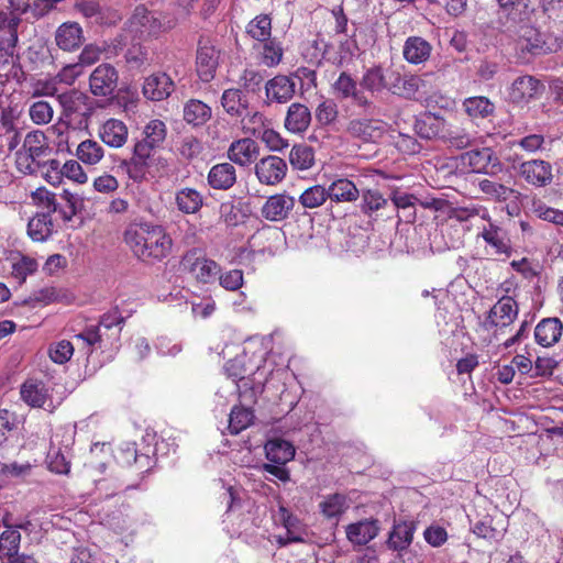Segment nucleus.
I'll use <instances>...</instances> for the list:
<instances>
[{
	"mask_svg": "<svg viewBox=\"0 0 563 563\" xmlns=\"http://www.w3.org/2000/svg\"><path fill=\"white\" fill-rule=\"evenodd\" d=\"M289 163L297 170H308L314 165V151L307 144H296L289 153Z\"/></svg>",
	"mask_w": 563,
	"mask_h": 563,
	"instance_id": "nucleus-50",
	"label": "nucleus"
},
{
	"mask_svg": "<svg viewBox=\"0 0 563 563\" xmlns=\"http://www.w3.org/2000/svg\"><path fill=\"white\" fill-rule=\"evenodd\" d=\"M73 300V295L66 290L55 287H44L34 291L30 297L24 299L21 303L35 308L37 306H47L53 302L69 303Z\"/></svg>",
	"mask_w": 563,
	"mask_h": 563,
	"instance_id": "nucleus-30",
	"label": "nucleus"
},
{
	"mask_svg": "<svg viewBox=\"0 0 563 563\" xmlns=\"http://www.w3.org/2000/svg\"><path fill=\"white\" fill-rule=\"evenodd\" d=\"M254 412L250 408L234 406L229 417V430L232 434H239L252 424Z\"/></svg>",
	"mask_w": 563,
	"mask_h": 563,
	"instance_id": "nucleus-52",
	"label": "nucleus"
},
{
	"mask_svg": "<svg viewBox=\"0 0 563 563\" xmlns=\"http://www.w3.org/2000/svg\"><path fill=\"white\" fill-rule=\"evenodd\" d=\"M478 188L489 199L499 202L507 201L510 196L515 194L512 188L488 178L481 179L478 181Z\"/></svg>",
	"mask_w": 563,
	"mask_h": 563,
	"instance_id": "nucleus-54",
	"label": "nucleus"
},
{
	"mask_svg": "<svg viewBox=\"0 0 563 563\" xmlns=\"http://www.w3.org/2000/svg\"><path fill=\"white\" fill-rule=\"evenodd\" d=\"M76 155L82 163L95 165L102 159L104 151L97 141L86 140L78 145Z\"/></svg>",
	"mask_w": 563,
	"mask_h": 563,
	"instance_id": "nucleus-55",
	"label": "nucleus"
},
{
	"mask_svg": "<svg viewBox=\"0 0 563 563\" xmlns=\"http://www.w3.org/2000/svg\"><path fill=\"white\" fill-rule=\"evenodd\" d=\"M349 508L347 499L342 494H331L319 504L320 512L327 519L338 520Z\"/></svg>",
	"mask_w": 563,
	"mask_h": 563,
	"instance_id": "nucleus-47",
	"label": "nucleus"
},
{
	"mask_svg": "<svg viewBox=\"0 0 563 563\" xmlns=\"http://www.w3.org/2000/svg\"><path fill=\"white\" fill-rule=\"evenodd\" d=\"M327 189L329 199L334 202H353L361 195L356 184L347 178H339L332 181Z\"/></svg>",
	"mask_w": 563,
	"mask_h": 563,
	"instance_id": "nucleus-39",
	"label": "nucleus"
},
{
	"mask_svg": "<svg viewBox=\"0 0 563 563\" xmlns=\"http://www.w3.org/2000/svg\"><path fill=\"white\" fill-rule=\"evenodd\" d=\"M338 117V107L333 100L322 101L316 109V119L321 125H329Z\"/></svg>",
	"mask_w": 563,
	"mask_h": 563,
	"instance_id": "nucleus-62",
	"label": "nucleus"
},
{
	"mask_svg": "<svg viewBox=\"0 0 563 563\" xmlns=\"http://www.w3.org/2000/svg\"><path fill=\"white\" fill-rule=\"evenodd\" d=\"M287 170L286 162L275 155L261 158L254 166L257 180L266 186L280 184L286 177Z\"/></svg>",
	"mask_w": 563,
	"mask_h": 563,
	"instance_id": "nucleus-13",
	"label": "nucleus"
},
{
	"mask_svg": "<svg viewBox=\"0 0 563 563\" xmlns=\"http://www.w3.org/2000/svg\"><path fill=\"white\" fill-rule=\"evenodd\" d=\"M347 133L365 143H377L386 132L384 122L374 119H354L349 122Z\"/></svg>",
	"mask_w": 563,
	"mask_h": 563,
	"instance_id": "nucleus-19",
	"label": "nucleus"
},
{
	"mask_svg": "<svg viewBox=\"0 0 563 563\" xmlns=\"http://www.w3.org/2000/svg\"><path fill=\"white\" fill-rule=\"evenodd\" d=\"M462 159L475 173L497 174L503 169L499 158L489 147L468 151L462 155Z\"/></svg>",
	"mask_w": 563,
	"mask_h": 563,
	"instance_id": "nucleus-17",
	"label": "nucleus"
},
{
	"mask_svg": "<svg viewBox=\"0 0 563 563\" xmlns=\"http://www.w3.org/2000/svg\"><path fill=\"white\" fill-rule=\"evenodd\" d=\"M3 526L7 528L0 534V558L11 559L18 554L21 543V533L3 519Z\"/></svg>",
	"mask_w": 563,
	"mask_h": 563,
	"instance_id": "nucleus-45",
	"label": "nucleus"
},
{
	"mask_svg": "<svg viewBox=\"0 0 563 563\" xmlns=\"http://www.w3.org/2000/svg\"><path fill=\"white\" fill-rule=\"evenodd\" d=\"M183 271L189 273L200 283L211 282L220 272L219 265L207 258L198 249L188 251L180 262Z\"/></svg>",
	"mask_w": 563,
	"mask_h": 563,
	"instance_id": "nucleus-9",
	"label": "nucleus"
},
{
	"mask_svg": "<svg viewBox=\"0 0 563 563\" xmlns=\"http://www.w3.org/2000/svg\"><path fill=\"white\" fill-rule=\"evenodd\" d=\"M338 99H351L356 107L369 109L373 102L357 88L356 80L346 71H342L332 85Z\"/></svg>",
	"mask_w": 563,
	"mask_h": 563,
	"instance_id": "nucleus-15",
	"label": "nucleus"
},
{
	"mask_svg": "<svg viewBox=\"0 0 563 563\" xmlns=\"http://www.w3.org/2000/svg\"><path fill=\"white\" fill-rule=\"evenodd\" d=\"M413 130L423 140L442 139L445 130V120L434 113L424 112L416 118Z\"/></svg>",
	"mask_w": 563,
	"mask_h": 563,
	"instance_id": "nucleus-24",
	"label": "nucleus"
},
{
	"mask_svg": "<svg viewBox=\"0 0 563 563\" xmlns=\"http://www.w3.org/2000/svg\"><path fill=\"white\" fill-rule=\"evenodd\" d=\"M30 118L36 124H46L53 118V108L47 101H36L29 110Z\"/></svg>",
	"mask_w": 563,
	"mask_h": 563,
	"instance_id": "nucleus-60",
	"label": "nucleus"
},
{
	"mask_svg": "<svg viewBox=\"0 0 563 563\" xmlns=\"http://www.w3.org/2000/svg\"><path fill=\"white\" fill-rule=\"evenodd\" d=\"M98 135L109 147L120 148L128 141L129 130L123 121L111 118L99 126Z\"/></svg>",
	"mask_w": 563,
	"mask_h": 563,
	"instance_id": "nucleus-25",
	"label": "nucleus"
},
{
	"mask_svg": "<svg viewBox=\"0 0 563 563\" xmlns=\"http://www.w3.org/2000/svg\"><path fill=\"white\" fill-rule=\"evenodd\" d=\"M417 530V522L412 520L395 521L387 539V548L402 552L412 543Z\"/></svg>",
	"mask_w": 563,
	"mask_h": 563,
	"instance_id": "nucleus-23",
	"label": "nucleus"
},
{
	"mask_svg": "<svg viewBox=\"0 0 563 563\" xmlns=\"http://www.w3.org/2000/svg\"><path fill=\"white\" fill-rule=\"evenodd\" d=\"M376 520H361L346 527V537L355 545H365L378 533Z\"/></svg>",
	"mask_w": 563,
	"mask_h": 563,
	"instance_id": "nucleus-37",
	"label": "nucleus"
},
{
	"mask_svg": "<svg viewBox=\"0 0 563 563\" xmlns=\"http://www.w3.org/2000/svg\"><path fill=\"white\" fill-rule=\"evenodd\" d=\"M76 9L85 18L93 20L96 23L110 24L115 23L121 16L117 11L101 7L97 1L82 0L76 3Z\"/></svg>",
	"mask_w": 563,
	"mask_h": 563,
	"instance_id": "nucleus-35",
	"label": "nucleus"
},
{
	"mask_svg": "<svg viewBox=\"0 0 563 563\" xmlns=\"http://www.w3.org/2000/svg\"><path fill=\"white\" fill-rule=\"evenodd\" d=\"M262 45L258 47L254 46L255 49L260 53V60L266 67H275L277 66L284 55V49L280 43L276 38H268L261 42Z\"/></svg>",
	"mask_w": 563,
	"mask_h": 563,
	"instance_id": "nucleus-46",
	"label": "nucleus"
},
{
	"mask_svg": "<svg viewBox=\"0 0 563 563\" xmlns=\"http://www.w3.org/2000/svg\"><path fill=\"white\" fill-rule=\"evenodd\" d=\"M295 205L296 199L286 192L273 195L263 205L261 213L268 221H283L288 218Z\"/></svg>",
	"mask_w": 563,
	"mask_h": 563,
	"instance_id": "nucleus-20",
	"label": "nucleus"
},
{
	"mask_svg": "<svg viewBox=\"0 0 563 563\" xmlns=\"http://www.w3.org/2000/svg\"><path fill=\"white\" fill-rule=\"evenodd\" d=\"M64 115L79 126H87L95 110V101L88 95L70 90L58 96Z\"/></svg>",
	"mask_w": 563,
	"mask_h": 563,
	"instance_id": "nucleus-4",
	"label": "nucleus"
},
{
	"mask_svg": "<svg viewBox=\"0 0 563 563\" xmlns=\"http://www.w3.org/2000/svg\"><path fill=\"white\" fill-rule=\"evenodd\" d=\"M258 146L251 139H241L231 143L228 157L240 166H249L258 157Z\"/></svg>",
	"mask_w": 563,
	"mask_h": 563,
	"instance_id": "nucleus-27",
	"label": "nucleus"
},
{
	"mask_svg": "<svg viewBox=\"0 0 563 563\" xmlns=\"http://www.w3.org/2000/svg\"><path fill=\"white\" fill-rule=\"evenodd\" d=\"M463 108L465 112L474 119L487 118L494 112V103L486 97H470L464 100Z\"/></svg>",
	"mask_w": 563,
	"mask_h": 563,
	"instance_id": "nucleus-51",
	"label": "nucleus"
},
{
	"mask_svg": "<svg viewBox=\"0 0 563 563\" xmlns=\"http://www.w3.org/2000/svg\"><path fill=\"white\" fill-rule=\"evenodd\" d=\"M84 32L77 22H65L55 32V43L62 51L74 52L84 43Z\"/></svg>",
	"mask_w": 563,
	"mask_h": 563,
	"instance_id": "nucleus-26",
	"label": "nucleus"
},
{
	"mask_svg": "<svg viewBox=\"0 0 563 563\" xmlns=\"http://www.w3.org/2000/svg\"><path fill=\"white\" fill-rule=\"evenodd\" d=\"M21 18L14 13L0 11V51L7 57H13L19 42L18 27Z\"/></svg>",
	"mask_w": 563,
	"mask_h": 563,
	"instance_id": "nucleus-18",
	"label": "nucleus"
},
{
	"mask_svg": "<svg viewBox=\"0 0 563 563\" xmlns=\"http://www.w3.org/2000/svg\"><path fill=\"white\" fill-rule=\"evenodd\" d=\"M167 135L166 124L158 120H151L133 145L132 156L124 161L129 177L134 181H142L148 166L151 165L154 152L162 147Z\"/></svg>",
	"mask_w": 563,
	"mask_h": 563,
	"instance_id": "nucleus-2",
	"label": "nucleus"
},
{
	"mask_svg": "<svg viewBox=\"0 0 563 563\" xmlns=\"http://www.w3.org/2000/svg\"><path fill=\"white\" fill-rule=\"evenodd\" d=\"M431 52V44L420 36L408 37L402 48L404 58L413 65L426 63L430 58Z\"/></svg>",
	"mask_w": 563,
	"mask_h": 563,
	"instance_id": "nucleus-33",
	"label": "nucleus"
},
{
	"mask_svg": "<svg viewBox=\"0 0 563 563\" xmlns=\"http://www.w3.org/2000/svg\"><path fill=\"white\" fill-rule=\"evenodd\" d=\"M266 457L275 464H286L295 456L294 445L284 439L269 440L265 445Z\"/></svg>",
	"mask_w": 563,
	"mask_h": 563,
	"instance_id": "nucleus-41",
	"label": "nucleus"
},
{
	"mask_svg": "<svg viewBox=\"0 0 563 563\" xmlns=\"http://www.w3.org/2000/svg\"><path fill=\"white\" fill-rule=\"evenodd\" d=\"M119 75L110 64H101L95 68L89 77V87L93 96H111L118 86Z\"/></svg>",
	"mask_w": 563,
	"mask_h": 563,
	"instance_id": "nucleus-16",
	"label": "nucleus"
},
{
	"mask_svg": "<svg viewBox=\"0 0 563 563\" xmlns=\"http://www.w3.org/2000/svg\"><path fill=\"white\" fill-rule=\"evenodd\" d=\"M175 90L174 80L166 73H154L147 76L143 84V95L152 101H162Z\"/></svg>",
	"mask_w": 563,
	"mask_h": 563,
	"instance_id": "nucleus-21",
	"label": "nucleus"
},
{
	"mask_svg": "<svg viewBox=\"0 0 563 563\" xmlns=\"http://www.w3.org/2000/svg\"><path fill=\"white\" fill-rule=\"evenodd\" d=\"M203 196L195 188L185 187L176 191L175 203L184 214H196L203 206Z\"/></svg>",
	"mask_w": 563,
	"mask_h": 563,
	"instance_id": "nucleus-38",
	"label": "nucleus"
},
{
	"mask_svg": "<svg viewBox=\"0 0 563 563\" xmlns=\"http://www.w3.org/2000/svg\"><path fill=\"white\" fill-rule=\"evenodd\" d=\"M205 146L201 140L194 135L183 136L176 144V153L186 162H192L199 158Z\"/></svg>",
	"mask_w": 563,
	"mask_h": 563,
	"instance_id": "nucleus-49",
	"label": "nucleus"
},
{
	"mask_svg": "<svg viewBox=\"0 0 563 563\" xmlns=\"http://www.w3.org/2000/svg\"><path fill=\"white\" fill-rule=\"evenodd\" d=\"M517 314V302L511 297L504 296L488 311L483 328L489 331L495 327H507L514 322Z\"/></svg>",
	"mask_w": 563,
	"mask_h": 563,
	"instance_id": "nucleus-14",
	"label": "nucleus"
},
{
	"mask_svg": "<svg viewBox=\"0 0 563 563\" xmlns=\"http://www.w3.org/2000/svg\"><path fill=\"white\" fill-rule=\"evenodd\" d=\"M46 212L36 213L27 224V233L33 241L43 242L53 233L51 214L57 211L58 201L54 194L45 191L41 198Z\"/></svg>",
	"mask_w": 563,
	"mask_h": 563,
	"instance_id": "nucleus-7",
	"label": "nucleus"
},
{
	"mask_svg": "<svg viewBox=\"0 0 563 563\" xmlns=\"http://www.w3.org/2000/svg\"><path fill=\"white\" fill-rule=\"evenodd\" d=\"M481 236L484 241L494 249V254H509V243L506 236V232L493 222H489L487 227H484Z\"/></svg>",
	"mask_w": 563,
	"mask_h": 563,
	"instance_id": "nucleus-42",
	"label": "nucleus"
},
{
	"mask_svg": "<svg viewBox=\"0 0 563 563\" xmlns=\"http://www.w3.org/2000/svg\"><path fill=\"white\" fill-rule=\"evenodd\" d=\"M48 141L44 132H29L23 141V145L15 153V163L20 172L24 174H35L41 166L42 158L51 153Z\"/></svg>",
	"mask_w": 563,
	"mask_h": 563,
	"instance_id": "nucleus-3",
	"label": "nucleus"
},
{
	"mask_svg": "<svg viewBox=\"0 0 563 563\" xmlns=\"http://www.w3.org/2000/svg\"><path fill=\"white\" fill-rule=\"evenodd\" d=\"M67 445L65 450L55 444L54 438L51 439V445L46 456L48 468L56 474H68L70 462L66 456Z\"/></svg>",
	"mask_w": 563,
	"mask_h": 563,
	"instance_id": "nucleus-48",
	"label": "nucleus"
},
{
	"mask_svg": "<svg viewBox=\"0 0 563 563\" xmlns=\"http://www.w3.org/2000/svg\"><path fill=\"white\" fill-rule=\"evenodd\" d=\"M295 81L285 75H277L265 85L266 97L269 101L285 103L295 95Z\"/></svg>",
	"mask_w": 563,
	"mask_h": 563,
	"instance_id": "nucleus-28",
	"label": "nucleus"
},
{
	"mask_svg": "<svg viewBox=\"0 0 563 563\" xmlns=\"http://www.w3.org/2000/svg\"><path fill=\"white\" fill-rule=\"evenodd\" d=\"M220 49L210 40L200 38L196 55V70L203 82L211 81L219 66Z\"/></svg>",
	"mask_w": 563,
	"mask_h": 563,
	"instance_id": "nucleus-11",
	"label": "nucleus"
},
{
	"mask_svg": "<svg viewBox=\"0 0 563 563\" xmlns=\"http://www.w3.org/2000/svg\"><path fill=\"white\" fill-rule=\"evenodd\" d=\"M124 241L142 262H161L170 253L172 239L162 225L148 222L132 223L124 232Z\"/></svg>",
	"mask_w": 563,
	"mask_h": 563,
	"instance_id": "nucleus-1",
	"label": "nucleus"
},
{
	"mask_svg": "<svg viewBox=\"0 0 563 563\" xmlns=\"http://www.w3.org/2000/svg\"><path fill=\"white\" fill-rule=\"evenodd\" d=\"M113 49L117 54L124 52L123 56L130 69H142L152 63V56L147 46L135 41L134 36L122 33L113 40Z\"/></svg>",
	"mask_w": 563,
	"mask_h": 563,
	"instance_id": "nucleus-6",
	"label": "nucleus"
},
{
	"mask_svg": "<svg viewBox=\"0 0 563 563\" xmlns=\"http://www.w3.org/2000/svg\"><path fill=\"white\" fill-rule=\"evenodd\" d=\"M74 339L86 345L89 349V353L92 352L93 347L102 349L108 346L103 333L100 332V327L96 324L86 325L84 330L74 335Z\"/></svg>",
	"mask_w": 563,
	"mask_h": 563,
	"instance_id": "nucleus-53",
	"label": "nucleus"
},
{
	"mask_svg": "<svg viewBox=\"0 0 563 563\" xmlns=\"http://www.w3.org/2000/svg\"><path fill=\"white\" fill-rule=\"evenodd\" d=\"M450 146L455 147L457 150H463L471 146L473 142V136L465 132L464 130H444V135L442 136Z\"/></svg>",
	"mask_w": 563,
	"mask_h": 563,
	"instance_id": "nucleus-61",
	"label": "nucleus"
},
{
	"mask_svg": "<svg viewBox=\"0 0 563 563\" xmlns=\"http://www.w3.org/2000/svg\"><path fill=\"white\" fill-rule=\"evenodd\" d=\"M563 325L559 318L542 319L534 329V338L539 345H554L562 335Z\"/></svg>",
	"mask_w": 563,
	"mask_h": 563,
	"instance_id": "nucleus-34",
	"label": "nucleus"
},
{
	"mask_svg": "<svg viewBox=\"0 0 563 563\" xmlns=\"http://www.w3.org/2000/svg\"><path fill=\"white\" fill-rule=\"evenodd\" d=\"M545 85L532 75H520L507 87V100L517 107H526L542 97Z\"/></svg>",
	"mask_w": 563,
	"mask_h": 563,
	"instance_id": "nucleus-5",
	"label": "nucleus"
},
{
	"mask_svg": "<svg viewBox=\"0 0 563 563\" xmlns=\"http://www.w3.org/2000/svg\"><path fill=\"white\" fill-rule=\"evenodd\" d=\"M518 175L534 188L548 187L554 178L552 164L540 158L522 162L518 166Z\"/></svg>",
	"mask_w": 563,
	"mask_h": 563,
	"instance_id": "nucleus-10",
	"label": "nucleus"
},
{
	"mask_svg": "<svg viewBox=\"0 0 563 563\" xmlns=\"http://www.w3.org/2000/svg\"><path fill=\"white\" fill-rule=\"evenodd\" d=\"M310 122L311 112L307 106L295 102L288 107L284 123L288 132L301 134L308 130Z\"/></svg>",
	"mask_w": 563,
	"mask_h": 563,
	"instance_id": "nucleus-29",
	"label": "nucleus"
},
{
	"mask_svg": "<svg viewBox=\"0 0 563 563\" xmlns=\"http://www.w3.org/2000/svg\"><path fill=\"white\" fill-rule=\"evenodd\" d=\"M246 33L255 41L262 42L271 38L272 19L267 14H260L249 22Z\"/></svg>",
	"mask_w": 563,
	"mask_h": 563,
	"instance_id": "nucleus-56",
	"label": "nucleus"
},
{
	"mask_svg": "<svg viewBox=\"0 0 563 563\" xmlns=\"http://www.w3.org/2000/svg\"><path fill=\"white\" fill-rule=\"evenodd\" d=\"M211 118V108L197 99L187 101L184 106V120L192 126H201Z\"/></svg>",
	"mask_w": 563,
	"mask_h": 563,
	"instance_id": "nucleus-43",
	"label": "nucleus"
},
{
	"mask_svg": "<svg viewBox=\"0 0 563 563\" xmlns=\"http://www.w3.org/2000/svg\"><path fill=\"white\" fill-rule=\"evenodd\" d=\"M74 353L71 342L62 340L49 347V357L54 363L64 364L68 362Z\"/></svg>",
	"mask_w": 563,
	"mask_h": 563,
	"instance_id": "nucleus-63",
	"label": "nucleus"
},
{
	"mask_svg": "<svg viewBox=\"0 0 563 563\" xmlns=\"http://www.w3.org/2000/svg\"><path fill=\"white\" fill-rule=\"evenodd\" d=\"M423 80L417 75L401 74L397 69L387 68L386 90L391 95L413 99Z\"/></svg>",
	"mask_w": 563,
	"mask_h": 563,
	"instance_id": "nucleus-12",
	"label": "nucleus"
},
{
	"mask_svg": "<svg viewBox=\"0 0 563 563\" xmlns=\"http://www.w3.org/2000/svg\"><path fill=\"white\" fill-rule=\"evenodd\" d=\"M21 397L32 407L43 408L51 412L55 409L48 388L43 382L35 379L26 380L21 387Z\"/></svg>",
	"mask_w": 563,
	"mask_h": 563,
	"instance_id": "nucleus-22",
	"label": "nucleus"
},
{
	"mask_svg": "<svg viewBox=\"0 0 563 563\" xmlns=\"http://www.w3.org/2000/svg\"><path fill=\"white\" fill-rule=\"evenodd\" d=\"M387 68L379 65L367 68L361 79V86L371 93L386 90Z\"/></svg>",
	"mask_w": 563,
	"mask_h": 563,
	"instance_id": "nucleus-44",
	"label": "nucleus"
},
{
	"mask_svg": "<svg viewBox=\"0 0 563 563\" xmlns=\"http://www.w3.org/2000/svg\"><path fill=\"white\" fill-rule=\"evenodd\" d=\"M208 185L217 190H228L236 183V170L231 163L212 166L207 176Z\"/></svg>",
	"mask_w": 563,
	"mask_h": 563,
	"instance_id": "nucleus-31",
	"label": "nucleus"
},
{
	"mask_svg": "<svg viewBox=\"0 0 563 563\" xmlns=\"http://www.w3.org/2000/svg\"><path fill=\"white\" fill-rule=\"evenodd\" d=\"M124 318L118 309L104 313L97 327H100V332L103 333L108 345H113L120 338Z\"/></svg>",
	"mask_w": 563,
	"mask_h": 563,
	"instance_id": "nucleus-40",
	"label": "nucleus"
},
{
	"mask_svg": "<svg viewBox=\"0 0 563 563\" xmlns=\"http://www.w3.org/2000/svg\"><path fill=\"white\" fill-rule=\"evenodd\" d=\"M518 45L522 52L531 55H545L552 52L543 35L536 29L527 26L521 29Z\"/></svg>",
	"mask_w": 563,
	"mask_h": 563,
	"instance_id": "nucleus-36",
	"label": "nucleus"
},
{
	"mask_svg": "<svg viewBox=\"0 0 563 563\" xmlns=\"http://www.w3.org/2000/svg\"><path fill=\"white\" fill-rule=\"evenodd\" d=\"M163 30L161 13L150 11L144 5H137L128 21L125 33L131 36H154Z\"/></svg>",
	"mask_w": 563,
	"mask_h": 563,
	"instance_id": "nucleus-8",
	"label": "nucleus"
},
{
	"mask_svg": "<svg viewBox=\"0 0 563 563\" xmlns=\"http://www.w3.org/2000/svg\"><path fill=\"white\" fill-rule=\"evenodd\" d=\"M545 139L542 134H529L517 141H514L515 146H519L528 154H534L544 148Z\"/></svg>",
	"mask_w": 563,
	"mask_h": 563,
	"instance_id": "nucleus-64",
	"label": "nucleus"
},
{
	"mask_svg": "<svg viewBox=\"0 0 563 563\" xmlns=\"http://www.w3.org/2000/svg\"><path fill=\"white\" fill-rule=\"evenodd\" d=\"M329 198L328 189L321 185L307 188L298 198V202L305 209H313L322 206Z\"/></svg>",
	"mask_w": 563,
	"mask_h": 563,
	"instance_id": "nucleus-57",
	"label": "nucleus"
},
{
	"mask_svg": "<svg viewBox=\"0 0 563 563\" xmlns=\"http://www.w3.org/2000/svg\"><path fill=\"white\" fill-rule=\"evenodd\" d=\"M221 104L231 117L244 119L250 113L247 97L240 89H225L221 97Z\"/></svg>",
	"mask_w": 563,
	"mask_h": 563,
	"instance_id": "nucleus-32",
	"label": "nucleus"
},
{
	"mask_svg": "<svg viewBox=\"0 0 563 563\" xmlns=\"http://www.w3.org/2000/svg\"><path fill=\"white\" fill-rule=\"evenodd\" d=\"M62 199L65 201V205L58 202L56 212L60 214L64 221H70L81 206V200L68 190H64Z\"/></svg>",
	"mask_w": 563,
	"mask_h": 563,
	"instance_id": "nucleus-59",
	"label": "nucleus"
},
{
	"mask_svg": "<svg viewBox=\"0 0 563 563\" xmlns=\"http://www.w3.org/2000/svg\"><path fill=\"white\" fill-rule=\"evenodd\" d=\"M361 207L364 213H372L374 211H378L388 203L387 199L384 198L383 195L377 189L361 190Z\"/></svg>",
	"mask_w": 563,
	"mask_h": 563,
	"instance_id": "nucleus-58",
	"label": "nucleus"
}]
</instances>
